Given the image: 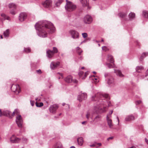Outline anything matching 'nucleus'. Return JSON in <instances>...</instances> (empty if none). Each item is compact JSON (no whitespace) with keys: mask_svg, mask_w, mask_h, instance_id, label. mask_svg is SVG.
Returning <instances> with one entry per match:
<instances>
[{"mask_svg":"<svg viewBox=\"0 0 148 148\" xmlns=\"http://www.w3.org/2000/svg\"><path fill=\"white\" fill-rule=\"evenodd\" d=\"M72 78V77L71 75H69L65 78L64 80L68 83H70L72 82L74 83L76 82V80H73Z\"/></svg>","mask_w":148,"mask_h":148,"instance_id":"2eb2a0df","label":"nucleus"},{"mask_svg":"<svg viewBox=\"0 0 148 148\" xmlns=\"http://www.w3.org/2000/svg\"><path fill=\"white\" fill-rule=\"evenodd\" d=\"M54 148H62V144L58 142L56 144Z\"/></svg>","mask_w":148,"mask_h":148,"instance_id":"72a5a7b5","label":"nucleus"},{"mask_svg":"<svg viewBox=\"0 0 148 148\" xmlns=\"http://www.w3.org/2000/svg\"><path fill=\"white\" fill-rule=\"evenodd\" d=\"M18 110L16 109L13 112V113H12V116H14L15 114H16L17 115V116L19 115L18 114Z\"/></svg>","mask_w":148,"mask_h":148,"instance_id":"4c0bfd02","label":"nucleus"},{"mask_svg":"<svg viewBox=\"0 0 148 148\" xmlns=\"http://www.w3.org/2000/svg\"><path fill=\"white\" fill-rule=\"evenodd\" d=\"M27 15L26 13L21 12V13L19 16V19L21 21H23L27 18Z\"/></svg>","mask_w":148,"mask_h":148,"instance_id":"ddd939ff","label":"nucleus"},{"mask_svg":"<svg viewBox=\"0 0 148 148\" xmlns=\"http://www.w3.org/2000/svg\"><path fill=\"white\" fill-rule=\"evenodd\" d=\"M36 105L37 107H40L42 106L43 105V104L42 102H40L39 103L36 102Z\"/></svg>","mask_w":148,"mask_h":148,"instance_id":"ea45409f","label":"nucleus"},{"mask_svg":"<svg viewBox=\"0 0 148 148\" xmlns=\"http://www.w3.org/2000/svg\"><path fill=\"white\" fill-rule=\"evenodd\" d=\"M71 37L74 39H78L79 38V34L78 32L74 30H70V32Z\"/></svg>","mask_w":148,"mask_h":148,"instance_id":"423d86ee","label":"nucleus"},{"mask_svg":"<svg viewBox=\"0 0 148 148\" xmlns=\"http://www.w3.org/2000/svg\"><path fill=\"white\" fill-rule=\"evenodd\" d=\"M141 103V101L140 100L137 101L136 102V105L139 104Z\"/></svg>","mask_w":148,"mask_h":148,"instance_id":"49530a36","label":"nucleus"},{"mask_svg":"<svg viewBox=\"0 0 148 148\" xmlns=\"http://www.w3.org/2000/svg\"><path fill=\"white\" fill-rule=\"evenodd\" d=\"M63 1V0H58L56 3V7H59Z\"/></svg>","mask_w":148,"mask_h":148,"instance_id":"e433bc0d","label":"nucleus"},{"mask_svg":"<svg viewBox=\"0 0 148 148\" xmlns=\"http://www.w3.org/2000/svg\"><path fill=\"white\" fill-rule=\"evenodd\" d=\"M78 59L79 60H82L83 59V57L82 56H80V57L78 58Z\"/></svg>","mask_w":148,"mask_h":148,"instance_id":"6e6d98bb","label":"nucleus"},{"mask_svg":"<svg viewBox=\"0 0 148 148\" xmlns=\"http://www.w3.org/2000/svg\"><path fill=\"white\" fill-rule=\"evenodd\" d=\"M22 140H23V141H24L25 142H26V141L27 140V139L24 138H23Z\"/></svg>","mask_w":148,"mask_h":148,"instance_id":"13d9d810","label":"nucleus"},{"mask_svg":"<svg viewBox=\"0 0 148 148\" xmlns=\"http://www.w3.org/2000/svg\"><path fill=\"white\" fill-rule=\"evenodd\" d=\"M82 35L83 38H86L88 36L87 34L86 33H82Z\"/></svg>","mask_w":148,"mask_h":148,"instance_id":"37998d69","label":"nucleus"},{"mask_svg":"<svg viewBox=\"0 0 148 148\" xmlns=\"http://www.w3.org/2000/svg\"><path fill=\"white\" fill-rule=\"evenodd\" d=\"M10 33V30L9 29H7L3 32V35L5 37H8L9 36V35Z\"/></svg>","mask_w":148,"mask_h":148,"instance_id":"a878e982","label":"nucleus"},{"mask_svg":"<svg viewBox=\"0 0 148 148\" xmlns=\"http://www.w3.org/2000/svg\"><path fill=\"white\" fill-rule=\"evenodd\" d=\"M81 3L82 4L83 6L85 7L88 6V8L90 9V8L88 5V4L87 2L88 0H80Z\"/></svg>","mask_w":148,"mask_h":148,"instance_id":"5701e85b","label":"nucleus"},{"mask_svg":"<svg viewBox=\"0 0 148 148\" xmlns=\"http://www.w3.org/2000/svg\"><path fill=\"white\" fill-rule=\"evenodd\" d=\"M66 3L65 6V9L67 12H72L75 10L77 6L72 2L66 0Z\"/></svg>","mask_w":148,"mask_h":148,"instance_id":"7ed1b4c3","label":"nucleus"},{"mask_svg":"<svg viewBox=\"0 0 148 148\" xmlns=\"http://www.w3.org/2000/svg\"><path fill=\"white\" fill-rule=\"evenodd\" d=\"M107 60L111 63L113 64L114 61L113 59V57L112 55L109 54L108 56V57L107 58Z\"/></svg>","mask_w":148,"mask_h":148,"instance_id":"4be33fe9","label":"nucleus"},{"mask_svg":"<svg viewBox=\"0 0 148 148\" xmlns=\"http://www.w3.org/2000/svg\"><path fill=\"white\" fill-rule=\"evenodd\" d=\"M102 48L103 50L106 51L107 47L106 46H104L102 47Z\"/></svg>","mask_w":148,"mask_h":148,"instance_id":"864d4df0","label":"nucleus"},{"mask_svg":"<svg viewBox=\"0 0 148 148\" xmlns=\"http://www.w3.org/2000/svg\"><path fill=\"white\" fill-rule=\"evenodd\" d=\"M148 76V70H147L146 72L145 77H147Z\"/></svg>","mask_w":148,"mask_h":148,"instance_id":"052dcab7","label":"nucleus"},{"mask_svg":"<svg viewBox=\"0 0 148 148\" xmlns=\"http://www.w3.org/2000/svg\"><path fill=\"white\" fill-rule=\"evenodd\" d=\"M53 52L54 54L55 53H56L58 52V49L56 47H53Z\"/></svg>","mask_w":148,"mask_h":148,"instance_id":"79ce46f5","label":"nucleus"},{"mask_svg":"<svg viewBox=\"0 0 148 148\" xmlns=\"http://www.w3.org/2000/svg\"><path fill=\"white\" fill-rule=\"evenodd\" d=\"M84 21L85 23L89 24L92 22V18L91 16L87 15L84 17Z\"/></svg>","mask_w":148,"mask_h":148,"instance_id":"1a4fd4ad","label":"nucleus"},{"mask_svg":"<svg viewBox=\"0 0 148 148\" xmlns=\"http://www.w3.org/2000/svg\"><path fill=\"white\" fill-rule=\"evenodd\" d=\"M24 50L25 52L27 53H29L31 51V49L29 47L25 48Z\"/></svg>","mask_w":148,"mask_h":148,"instance_id":"58836bf2","label":"nucleus"},{"mask_svg":"<svg viewBox=\"0 0 148 148\" xmlns=\"http://www.w3.org/2000/svg\"><path fill=\"white\" fill-rule=\"evenodd\" d=\"M57 74L60 75L62 77V78H63V75L62 73H60L59 72H58L57 73Z\"/></svg>","mask_w":148,"mask_h":148,"instance_id":"5fc2aeb1","label":"nucleus"},{"mask_svg":"<svg viewBox=\"0 0 148 148\" xmlns=\"http://www.w3.org/2000/svg\"><path fill=\"white\" fill-rule=\"evenodd\" d=\"M86 121H83L82 122V124H84L86 123Z\"/></svg>","mask_w":148,"mask_h":148,"instance_id":"0e129e2a","label":"nucleus"},{"mask_svg":"<svg viewBox=\"0 0 148 148\" xmlns=\"http://www.w3.org/2000/svg\"><path fill=\"white\" fill-rule=\"evenodd\" d=\"M53 51L48 49L47 51L46 56L49 58H51L54 55Z\"/></svg>","mask_w":148,"mask_h":148,"instance_id":"6ab92c4d","label":"nucleus"},{"mask_svg":"<svg viewBox=\"0 0 148 148\" xmlns=\"http://www.w3.org/2000/svg\"><path fill=\"white\" fill-rule=\"evenodd\" d=\"M1 16L3 17V20L7 19L8 20H10V18L8 16H6L4 14H1Z\"/></svg>","mask_w":148,"mask_h":148,"instance_id":"c9c22d12","label":"nucleus"},{"mask_svg":"<svg viewBox=\"0 0 148 148\" xmlns=\"http://www.w3.org/2000/svg\"><path fill=\"white\" fill-rule=\"evenodd\" d=\"M101 119V116L100 115L97 116L95 118L94 121L95 122H97L100 121Z\"/></svg>","mask_w":148,"mask_h":148,"instance_id":"c85d7f7f","label":"nucleus"},{"mask_svg":"<svg viewBox=\"0 0 148 148\" xmlns=\"http://www.w3.org/2000/svg\"><path fill=\"white\" fill-rule=\"evenodd\" d=\"M114 70V72L117 75L121 77H122L124 76V75L120 71L118 70Z\"/></svg>","mask_w":148,"mask_h":148,"instance_id":"b1692460","label":"nucleus"},{"mask_svg":"<svg viewBox=\"0 0 148 148\" xmlns=\"http://www.w3.org/2000/svg\"><path fill=\"white\" fill-rule=\"evenodd\" d=\"M128 148H136V147L134 146H132L131 147H128Z\"/></svg>","mask_w":148,"mask_h":148,"instance_id":"e2e57ef3","label":"nucleus"},{"mask_svg":"<svg viewBox=\"0 0 148 148\" xmlns=\"http://www.w3.org/2000/svg\"><path fill=\"white\" fill-rule=\"evenodd\" d=\"M148 56V52H146L143 53L140 58V60L142 61L143 59L146 56Z\"/></svg>","mask_w":148,"mask_h":148,"instance_id":"393cba45","label":"nucleus"},{"mask_svg":"<svg viewBox=\"0 0 148 148\" xmlns=\"http://www.w3.org/2000/svg\"><path fill=\"white\" fill-rule=\"evenodd\" d=\"M109 99L108 94L100 92H98L94 96H92V100L97 101V106L94 107L96 111L99 112L105 111L107 105L108 106H110V102L108 101Z\"/></svg>","mask_w":148,"mask_h":148,"instance_id":"f03ea898","label":"nucleus"},{"mask_svg":"<svg viewBox=\"0 0 148 148\" xmlns=\"http://www.w3.org/2000/svg\"><path fill=\"white\" fill-rule=\"evenodd\" d=\"M16 123L19 127H22L23 120L21 115H18L16 116Z\"/></svg>","mask_w":148,"mask_h":148,"instance_id":"20e7f679","label":"nucleus"},{"mask_svg":"<svg viewBox=\"0 0 148 148\" xmlns=\"http://www.w3.org/2000/svg\"><path fill=\"white\" fill-rule=\"evenodd\" d=\"M113 65H112V64H111L110 63H106L105 64V65H106L110 69V68H113L114 67V63H113Z\"/></svg>","mask_w":148,"mask_h":148,"instance_id":"f704fd0d","label":"nucleus"},{"mask_svg":"<svg viewBox=\"0 0 148 148\" xmlns=\"http://www.w3.org/2000/svg\"><path fill=\"white\" fill-rule=\"evenodd\" d=\"M58 108V106L56 104H54L50 106L49 108L50 112L53 114L55 113L57 109Z\"/></svg>","mask_w":148,"mask_h":148,"instance_id":"f8f14e48","label":"nucleus"},{"mask_svg":"<svg viewBox=\"0 0 148 148\" xmlns=\"http://www.w3.org/2000/svg\"><path fill=\"white\" fill-rule=\"evenodd\" d=\"M87 118L88 119L90 116V114L88 112L86 115Z\"/></svg>","mask_w":148,"mask_h":148,"instance_id":"3c124183","label":"nucleus"},{"mask_svg":"<svg viewBox=\"0 0 148 148\" xmlns=\"http://www.w3.org/2000/svg\"><path fill=\"white\" fill-rule=\"evenodd\" d=\"M88 74V72H86L84 74V72L82 71H80L79 73V77L81 78L82 79H84Z\"/></svg>","mask_w":148,"mask_h":148,"instance_id":"f3484780","label":"nucleus"},{"mask_svg":"<svg viewBox=\"0 0 148 148\" xmlns=\"http://www.w3.org/2000/svg\"><path fill=\"white\" fill-rule=\"evenodd\" d=\"M90 146L91 147H95L97 148L98 147V146H97L95 143H94L92 145H90Z\"/></svg>","mask_w":148,"mask_h":148,"instance_id":"de8ad7c7","label":"nucleus"},{"mask_svg":"<svg viewBox=\"0 0 148 148\" xmlns=\"http://www.w3.org/2000/svg\"><path fill=\"white\" fill-rule=\"evenodd\" d=\"M36 72L38 74H41L42 73V72L41 70L40 69L38 70H36Z\"/></svg>","mask_w":148,"mask_h":148,"instance_id":"c03bdc74","label":"nucleus"},{"mask_svg":"<svg viewBox=\"0 0 148 148\" xmlns=\"http://www.w3.org/2000/svg\"><path fill=\"white\" fill-rule=\"evenodd\" d=\"M10 142L13 143H18L20 139L16 137L14 135H12L10 138Z\"/></svg>","mask_w":148,"mask_h":148,"instance_id":"4468645a","label":"nucleus"},{"mask_svg":"<svg viewBox=\"0 0 148 148\" xmlns=\"http://www.w3.org/2000/svg\"><path fill=\"white\" fill-rule=\"evenodd\" d=\"M35 27L38 35L42 38L47 37L48 34H51L55 31L53 24L47 21H38L35 25Z\"/></svg>","mask_w":148,"mask_h":148,"instance_id":"f257e3e1","label":"nucleus"},{"mask_svg":"<svg viewBox=\"0 0 148 148\" xmlns=\"http://www.w3.org/2000/svg\"><path fill=\"white\" fill-rule=\"evenodd\" d=\"M135 119V117L132 114H131L126 116L125 119V120L126 121H130L134 120Z\"/></svg>","mask_w":148,"mask_h":148,"instance_id":"a211bd4d","label":"nucleus"},{"mask_svg":"<svg viewBox=\"0 0 148 148\" xmlns=\"http://www.w3.org/2000/svg\"><path fill=\"white\" fill-rule=\"evenodd\" d=\"M77 142L78 144L80 145H82L83 143V138L82 137L78 138L77 139Z\"/></svg>","mask_w":148,"mask_h":148,"instance_id":"cd10ccee","label":"nucleus"},{"mask_svg":"<svg viewBox=\"0 0 148 148\" xmlns=\"http://www.w3.org/2000/svg\"><path fill=\"white\" fill-rule=\"evenodd\" d=\"M144 69L143 67L142 66H137L136 68V71L137 72L140 73Z\"/></svg>","mask_w":148,"mask_h":148,"instance_id":"7c9ffc66","label":"nucleus"},{"mask_svg":"<svg viewBox=\"0 0 148 148\" xmlns=\"http://www.w3.org/2000/svg\"><path fill=\"white\" fill-rule=\"evenodd\" d=\"M65 105V103H63L62 104L63 106H64Z\"/></svg>","mask_w":148,"mask_h":148,"instance_id":"774afa93","label":"nucleus"},{"mask_svg":"<svg viewBox=\"0 0 148 148\" xmlns=\"http://www.w3.org/2000/svg\"><path fill=\"white\" fill-rule=\"evenodd\" d=\"M113 112V110H111L110 112L107 115V116H108V117H111V114Z\"/></svg>","mask_w":148,"mask_h":148,"instance_id":"a18cd8bd","label":"nucleus"},{"mask_svg":"<svg viewBox=\"0 0 148 148\" xmlns=\"http://www.w3.org/2000/svg\"><path fill=\"white\" fill-rule=\"evenodd\" d=\"M30 103L32 106H33L34 105V101L31 100L30 101Z\"/></svg>","mask_w":148,"mask_h":148,"instance_id":"09e8293b","label":"nucleus"},{"mask_svg":"<svg viewBox=\"0 0 148 148\" xmlns=\"http://www.w3.org/2000/svg\"><path fill=\"white\" fill-rule=\"evenodd\" d=\"M145 141L147 144L148 145V140L146 138L145 139Z\"/></svg>","mask_w":148,"mask_h":148,"instance_id":"680f3d73","label":"nucleus"},{"mask_svg":"<svg viewBox=\"0 0 148 148\" xmlns=\"http://www.w3.org/2000/svg\"><path fill=\"white\" fill-rule=\"evenodd\" d=\"M110 117H108V116H107L106 117L107 120L108 124L109 125V127L111 128L112 126V120L110 119Z\"/></svg>","mask_w":148,"mask_h":148,"instance_id":"412c9836","label":"nucleus"},{"mask_svg":"<svg viewBox=\"0 0 148 148\" xmlns=\"http://www.w3.org/2000/svg\"><path fill=\"white\" fill-rule=\"evenodd\" d=\"M135 13L131 12L129 14V18L130 20H132L135 18Z\"/></svg>","mask_w":148,"mask_h":148,"instance_id":"bb28decb","label":"nucleus"},{"mask_svg":"<svg viewBox=\"0 0 148 148\" xmlns=\"http://www.w3.org/2000/svg\"><path fill=\"white\" fill-rule=\"evenodd\" d=\"M73 16H71L70 18H69V20H70V21H71V22H73L74 21V20H75V18H74V20H72V18H73Z\"/></svg>","mask_w":148,"mask_h":148,"instance_id":"8fccbe9b","label":"nucleus"},{"mask_svg":"<svg viewBox=\"0 0 148 148\" xmlns=\"http://www.w3.org/2000/svg\"><path fill=\"white\" fill-rule=\"evenodd\" d=\"M16 9H13L11 10L10 11V13L14 15L16 14Z\"/></svg>","mask_w":148,"mask_h":148,"instance_id":"a19ab883","label":"nucleus"},{"mask_svg":"<svg viewBox=\"0 0 148 148\" xmlns=\"http://www.w3.org/2000/svg\"><path fill=\"white\" fill-rule=\"evenodd\" d=\"M52 4L51 0H46L42 3L43 6L45 8H48L51 7Z\"/></svg>","mask_w":148,"mask_h":148,"instance_id":"6e6552de","label":"nucleus"},{"mask_svg":"<svg viewBox=\"0 0 148 148\" xmlns=\"http://www.w3.org/2000/svg\"><path fill=\"white\" fill-rule=\"evenodd\" d=\"M60 62H52L50 65V68L51 69L54 70L56 69L60 65Z\"/></svg>","mask_w":148,"mask_h":148,"instance_id":"9b49d317","label":"nucleus"},{"mask_svg":"<svg viewBox=\"0 0 148 148\" xmlns=\"http://www.w3.org/2000/svg\"><path fill=\"white\" fill-rule=\"evenodd\" d=\"M3 115L8 116L10 118L12 117V113L9 110H5L3 111Z\"/></svg>","mask_w":148,"mask_h":148,"instance_id":"dca6fc26","label":"nucleus"},{"mask_svg":"<svg viewBox=\"0 0 148 148\" xmlns=\"http://www.w3.org/2000/svg\"><path fill=\"white\" fill-rule=\"evenodd\" d=\"M76 51L79 55H80L83 51L79 47H77L76 48Z\"/></svg>","mask_w":148,"mask_h":148,"instance_id":"2f4dec72","label":"nucleus"},{"mask_svg":"<svg viewBox=\"0 0 148 148\" xmlns=\"http://www.w3.org/2000/svg\"><path fill=\"white\" fill-rule=\"evenodd\" d=\"M117 119L118 121V123H119V119L118 117H117Z\"/></svg>","mask_w":148,"mask_h":148,"instance_id":"338daca9","label":"nucleus"},{"mask_svg":"<svg viewBox=\"0 0 148 148\" xmlns=\"http://www.w3.org/2000/svg\"><path fill=\"white\" fill-rule=\"evenodd\" d=\"M143 16L145 18H148V11L144 10L143 12Z\"/></svg>","mask_w":148,"mask_h":148,"instance_id":"473e14b6","label":"nucleus"},{"mask_svg":"<svg viewBox=\"0 0 148 148\" xmlns=\"http://www.w3.org/2000/svg\"><path fill=\"white\" fill-rule=\"evenodd\" d=\"M113 138V137H110L107 138V140H109L110 139H112Z\"/></svg>","mask_w":148,"mask_h":148,"instance_id":"bf43d9fd","label":"nucleus"},{"mask_svg":"<svg viewBox=\"0 0 148 148\" xmlns=\"http://www.w3.org/2000/svg\"><path fill=\"white\" fill-rule=\"evenodd\" d=\"M105 77L107 79V83L109 85L114 84V80L112 77L110 76V74L109 73H105L104 75Z\"/></svg>","mask_w":148,"mask_h":148,"instance_id":"39448f33","label":"nucleus"},{"mask_svg":"<svg viewBox=\"0 0 148 148\" xmlns=\"http://www.w3.org/2000/svg\"><path fill=\"white\" fill-rule=\"evenodd\" d=\"M9 8L11 9H16V5L14 3H12L9 4L8 5Z\"/></svg>","mask_w":148,"mask_h":148,"instance_id":"c756f323","label":"nucleus"},{"mask_svg":"<svg viewBox=\"0 0 148 148\" xmlns=\"http://www.w3.org/2000/svg\"><path fill=\"white\" fill-rule=\"evenodd\" d=\"M87 98V95L86 93H83L78 96L77 100L79 102L82 101L83 100Z\"/></svg>","mask_w":148,"mask_h":148,"instance_id":"9d476101","label":"nucleus"},{"mask_svg":"<svg viewBox=\"0 0 148 148\" xmlns=\"http://www.w3.org/2000/svg\"><path fill=\"white\" fill-rule=\"evenodd\" d=\"M96 145L97 146H101V144L100 143H95Z\"/></svg>","mask_w":148,"mask_h":148,"instance_id":"603ef678","label":"nucleus"},{"mask_svg":"<svg viewBox=\"0 0 148 148\" xmlns=\"http://www.w3.org/2000/svg\"><path fill=\"white\" fill-rule=\"evenodd\" d=\"M70 148H75V147L74 146H72Z\"/></svg>","mask_w":148,"mask_h":148,"instance_id":"69168bd1","label":"nucleus"},{"mask_svg":"<svg viewBox=\"0 0 148 148\" xmlns=\"http://www.w3.org/2000/svg\"><path fill=\"white\" fill-rule=\"evenodd\" d=\"M2 115H3V112H2L1 109H0V116H1Z\"/></svg>","mask_w":148,"mask_h":148,"instance_id":"4d7b16f0","label":"nucleus"},{"mask_svg":"<svg viewBox=\"0 0 148 148\" xmlns=\"http://www.w3.org/2000/svg\"><path fill=\"white\" fill-rule=\"evenodd\" d=\"M11 89L12 91L16 92V94H18L20 92L19 86L18 85H12Z\"/></svg>","mask_w":148,"mask_h":148,"instance_id":"0eeeda50","label":"nucleus"},{"mask_svg":"<svg viewBox=\"0 0 148 148\" xmlns=\"http://www.w3.org/2000/svg\"><path fill=\"white\" fill-rule=\"evenodd\" d=\"M127 13L124 12H120L119 14V17H121L123 20H126V17H127Z\"/></svg>","mask_w":148,"mask_h":148,"instance_id":"aec40b11","label":"nucleus"}]
</instances>
